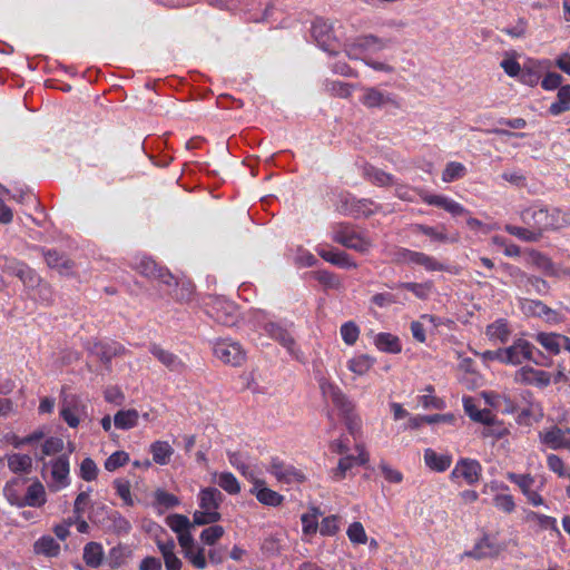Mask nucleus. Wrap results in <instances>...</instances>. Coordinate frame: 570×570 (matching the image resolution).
<instances>
[{
  "label": "nucleus",
  "instance_id": "5",
  "mask_svg": "<svg viewBox=\"0 0 570 570\" xmlns=\"http://www.w3.org/2000/svg\"><path fill=\"white\" fill-rule=\"evenodd\" d=\"M397 262H409L413 263L415 265H420L424 267L428 272H450L453 274L459 273V268L456 267H450L448 265H444L443 263H440L436 258L422 253V252H415L407 248H401L397 252Z\"/></svg>",
  "mask_w": 570,
  "mask_h": 570
},
{
  "label": "nucleus",
  "instance_id": "3",
  "mask_svg": "<svg viewBox=\"0 0 570 570\" xmlns=\"http://www.w3.org/2000/svg\"><path fill=\"white\" fill-rule=\"evenodd\" d=\"M200 510L194 512L197 525L214 524L222 519L218 509L224 500L223 493L213 487L204 488L198 494Z\"/></svg>",
  "mask_w": 570,
  "mask_h": 570
},
{
  "label": "nucleus",
  "instance_id": "29",
  "mask_svg": "<svg viewBox=\"0 0 570 570\" xmlns=\"http://www.w3.org/2000/svg\"><path fill=\"white\" fill-rule=\"evenodd\" d=\"M510 333L508 322L503 318L497 320L488 325L485 331L490 341H499L501 343L508 342Z\"/></svg>",
  "mask_w": 570,
  "mask_h": 570
},
{
  "label": "nucleus",
  "instance_id": "35",
  "mask_svg": "<svg viewBox=\"0 0 570 570\" xmlns=\"http://www.w3.org/2000/svg\"><path fill=\"white\" fill-rule=\"evenodd\" d=\"M558 100L551 104L549 111L551 115H560L570 109V85L561 86L558 91Z\"/></svg>",
  "mask_w": 570,
  "mask_h": 570
},
{
  "label": "nucleus",
  "instance_id": "46",
  "mask_svg": "<svg viewBox=\"0 0 570 570\" xmlns=\"http://www.w3.org/2000/svg\"><path fill=\"white\" fill-rule=\"evenodd\" d=\"M218 485L229 494H237L240 491L237 479L230 472H223L218 476Z\"/></svg>",
  "mask_w": 570,
  "mask_h": 570
},
{
  "label": "nucleus",
  "instance_id": "21",
  "mask_svg": "<svg viewBox=\"0 0 570 570\" xmlns=\"http://www.w3.org/2000/svg\"><path fill=\"white\" fill-rule=\"evenodd\" d=\"M252 492L255 493L257 500L265 505L277 507L283 502L284 499L283 495L276 491L264 487V481L261 480L255 482Z\"/></svg>",
  "mask_w": 570,
  "mask_h": 570
},
{
  "label": "nucleus",
  "instance_id": "23",
  "mask_svg": "<svg viewBox=\"0 0 570 570\" xmlns=\"http://www.w3.org/2000/svg\"><path fill=\"white\" fill-rule=\"evenodd\" d=\"M312 35L315 38L316 42L323 48L325 51L330 53H334L335 50L332 48L330 42L331 39V27L323 20H316L312 26Z\"/></svg>",
  "mask_w": 570,
  "mask_h": 570
},
{
  "label": "nucleus",
  "instance_id": "15",
  "mask_svg": "<svg viewBox=\"0 0 570 570\" xmlns=\"http://www.w3.org/2000/svg\"><path fill=\"white\" fill-rule=\"evenodd\" d=\"M91 353L105 364L107 370H110L111 360L116 356L124 355L126 353V348L124 345L116 342H97L94 344Z\"/></svg>",
  "mask_w": 570,
  "mask_h": 570
},
{
  "label": "nucleus",
  "instance_id": "37",
  "mask_svg": "<svg viewBox=\"0 0 570 570\" xmlns=\"http://www.w3.org/2000/svg\"><path fill=\"white\" fill-rule=\"evenodd\" d=\"M166 524L178 534L186 532L187 530H190L196 524L194 523V520L190 521L186 515L184 514H170L166 518Z\"/></svg>",
  "mask_w": 570,
  "mask_h": 570
},
{
  "label": "nucleus",
  "instance_id": "32",
  "mask_svg": "<svg viewBox=\"0 0 570 570\" xmlns=\"http://www.w3.org/2000/svg\"><path fill=\"white\" fill-rule=\"evenodd\" d=\"M150 452L153 460L160 465H165L169 462L170 456L174 453L173 448L166 441H156L150 445Z\"/></svg>",
  "mask_w": 570,
  "mask_h": 570
},
{
  "label": "nucleus",
  "instance_id": "52",
  "mask_svg": "<svg viewBox=\"0 0 570 570\" xmlns=\"http://www.w3.org/2000/svg\"><path fill=\"white\" fill-rule=\"evenodd\" d=\"M341 335L345 344L354 345L360 335L358 326L354 322H346L341 326Z\"/></svg>",
  "mask_w": 570,
  "mask_h": 570
},
{
  "label": "nucleus",
  "instance_id": "45",
  "mask_svg": "<svg viewBox=\"0 0 570 570\" xmlns=\"http://www.w3.org/2000/svg\"><path fill=\"white\" fill-rule=\"evenodd\" d=\"M163 266H159L154 259L151 258H142L138 265L137 271L145 277L148 278H156L158 277V274L160 272Z\"/></svg>",
  "mask_w": 570,
  "mask_h": 570
},
{
  "label": "nucleus",
  "instance_id": "55",
  "mask_svg": "<svg viewBox=\"0 0 570 570\" xmlns=\"http://www.w3.org/2000/svg\"><path fill=\"white\" fill-rule=\"evenodd\" d=\"M465 173V167L461 163L452 161L446 165L442 174V179L446 183L453 181L462 177Z\"/></svg>",
  "mask_w": 570,
  "mask_h": 570
},
{
  "label": "nucleus",
  "instance_id": "28",
  "mask_svg": "<svg viewBox=\"0 0 570 570\" xmlns=\"http://www.w3.org/2000/svg\"><path fill=\"white\" fill-rule=\"evenodd\" d=\"M83 561L88 567L98 568L104 560V550L98 542H88L83 548Z\"/></svg>",
  "mask_w": 570,
  "mask_h": 570
},
{
  "label": "nucleus",
  "instance_id": "17",
  "mask_svg": "<svg viewBox=\"0 0 570 570\" xmlns=\"http://www.w3.org/2000/svg\"><path fill=\"white\" fill-rule=\"evenodd\" d=\"M279 482L289 483L293 480L304 481V475L294 466L286 465L278 459H273L268 470Z\"/></svg>",
  "mask_w": 570,
  "mask_h": 570
},
{
  "label": "nucleus",
  "instance_id": "9",
  "mask_svg": "<svg viewBox=\"0 0 570 570\" xmlns=\"http://www.w3.org/2000/svg\"><path fill=\"white\" fill-rule=\"evenodd\" d=\"M542 444L552 450L567 449L570 452V429H561L553 425L539 433Z\"/></svg>",
  "mask_w": 570,
  "mask_h": 570
},
{
  "label": "nucleus",
  "instance_id": "27",
  "mask_svg": "<svg viewBox=\"0 0 570 570\" xmlns=\"http://www.w3.org/2000/svg\"><path fill=\"white\" fill-rule=\"evenodd\" d=\"M33 551L49 558L57 557L60 553V544L50 535H43L33 544Z\"/></svg>",
  "mask_w": 570,
  "mask_h": 570
},
{
  "label": "nucleus",
  "instance_id": "14",
  "mask_svg": "<svg viewBox=\"0 0 570 570\" xmlns=\"http://www.w3.org/2000/svg\"><path fill=\"white\" fill-rule=\"evenodd\" d=\"M515 380L522 384L547 387L551 382V375L542 370L523 366L517 372Z\"/></svg>",
  "mask_w": 570,
  "mask_h": 570
},
{
  "label": "nucleus",
  "instance_id": "42",
  "mask_svg": "<svg viewBox=\"0 0 570 570\" xmlns=\"http://www.w3.org/2000/svg\"><path fill=\"white\" fill-rule=\"evenodd\" d=\"M131 551L124 546H117L110 549L107 561L110 568H120L125 564L126 560L130 557Z\"/></svg>",
  "mask_w": 570,
  "mask_h": 570
},
{
  "label": "nucleus",
  "instance_id": "31",
  "mask_svg": "<svg viewBox=\"0 0 570 570\" xmlns=\"http://www.w3.org/2000/svg\"><path fill=\"white\" fill-rule=\"evenodd\" d=\"M8 468L13 473H30L32 459L28 454L13 453L7 456Z\"/></svg>",
  "mask_w": 570,
  "mask_h": 570
},
{
  "label": "nucleus",
  "instance_id": "43",
  "mask_svg": "<svg viewBox=\"0 0 570 570\" xmlns=\"http://www.w3.org/2000/svg\"><path fill=\"white\" fill-rule=\"evenodd\" d=\"M151 353L155 357L158 358L159 362H161L166 367H168L171 371L177 370L179 366L183 365V363L177 360V356L175 354L157 345H154L151 347Z\"/></svg>",
  "mask_w": 570,
  "mask_h": 570
},
{
  "label": "nucleus",
  "instance_id": "59",
  "mask_svg": "<svg viewBox=\"0 0 570 570\" xmlns=\"http://www.w3.org/2000/svg\"><path fill=\"white\" fill-rule=\"evenodd\" d=\"M377 46L380 49L384 47V43L381 39L373 35L358 37L355 39L353 43V48L356 49H371Z\"/></svg>",
  "mask_w": 570,
  "mask_h": 570
},
{
  "label": "nucleus",
  "instance_id": "25",
  "mask_svg": "<svg viewBox=\"0 0 570 570\" xmlns=\"http://www.w3.org/2000/svg\"><path fill=\"white\" fill-rule=\"evenodd\" d=\"M529 263L544 273L547 276L558 277L559 273L554 267L552 261L544 254L538 250H531L529 253Z\"/></svg>",
  "mask_w": 570,
  "mask_h": 570
},
{
  "label": "nucleus",
  "instance_id": "19",
  "mask_svg": "<svg viewBox=\"0 0 570 570\" xmlns=\"http://www.w3.org/2000/svg\"><path fill=\"white\" fill-rule=\"evenodd\" d=\"M317 254L324 261L342 267V268H356L357 264L352 261L351 256L335 248H320L317 249Z\"/></svg>",
  "mask_w": 570,
  "mask_h": 570
},
{
  "label": "nucleus",
  "instance_id": "57",
  "mask_svg": "<svg viewBox=\"0 0 570 570\" xmlns=\"http://www.w3.org/2000/svg\"><path fill=\"white\" fill-rule=\"evenodd\" d=\"M63 449V441L60 438L51 436L47 439L42 444V455L39 458L40 461L43 460V455H52L59 453Z\"/></svg>",
  "mask_w": 570,
  "mask_h": 570
},
{
  "label": "nucleus",
  "instance_id": "44",
  "mask_svg": "<svg viewBox=\"0 0 570 570\" xmlns=\"http://www.w3.org/2000/svg\"><path fill=\"white\" fill-rule=\"evenodd\" d=\"M356 459L354 455H345L340 459L338 464L332 470V478L335 481H341L345 478L346 472L355 465Z\"/></svg>",
  "mask_w": 570,
  "mask_h": 570
},
{
  "label": "nucleus",
  "instance_id": "11",
  "mask_svg": "<svg viewBox=\"0 0 570 570\" xmlns=\"http://www.w3.org/2000/svg\"><path fill=\"white\" fill-rule=\"evenodd\" d=\"M372 202L368 199H355L347 196L341 198L338 210L344 215H351L354 218L370 217L373 214L371 209Z\"/></svg>",
  "mask_w": 570,
  "mask_h": 570
},
{
  "label": "nucleus",
  "instance_id": "63",
  "mask_svg": "<svg viewBox=\"0 0 570 570\" xmlns=\"http://www.w3.org/2000/svg\"><path fill=\"white\" fill-rule=\"evenodd\" d=\"M531 289L539 295H547L550 286L543 278L531 276L527 291L531 292Z\"/></svg>",
  "mask_w": 570,
  "mask_h": 570
},
{
  "label": "nucleus",
  "instance_id": "33",
  "mask_svg": "<svg viewBox=\"0 0 570 570\" xmlns=\"http://www.w3.org/2000/svg\"><path fill=\"white\" fill-rule=\"evenodd\" d=\"M390 287L407 289L409 292L413 293L414 296H416L417 298L426 299L432 292L433 285L431 282H425V283L405 282V283H399L395 286H390Z\"/></svg>",
  "mask_w": 570,
  "mask_h": 570
},
{
  "label": "nucleus",
  "instance_id": "64",
  "mask_svg": "<svg viewBox=\"0 0 570 570\" xmlns=\"http://www.w3.org/2000/svg\"><path fill=\"white\" fill-rule=\"evenodd\" d=\"M372 303L379 307H386L397 303L396 296L392 293H377L372 296Z\"/></svg>",
  "mask_w": 570,
  "mask_h": 570
},
{
  "label": "nucleus",
  "instance_id": "12",
  "mask_svg": "<svg viewBox=\"0 0 570 570\" xmlns=\"http://www.w3.org/2000/svg\"><path fill=\"white\" fill-rule=\"evenodd\" d=\"M361 102L367 108H381L387 105L396 109L401 107L394 97L382 92L375 87L364 88Z\"/></svg>",
  "mask_w": 570,
  "mask_h": 570
},
{
  "label": "nucleus",
  "instance_id": "36",
  "mask_svg": "<svg viewBox=\"0 0 570 570\" xmlns=\"http://www.w3.org/2000/svg\"><path fill=\"white\" fill-rule=\"evenodd\" d=\"M195 293V286L186 281V282H176L169 294L177 301L181 303H188L193 299Z\"/></svg>",
  "mask_w": 570,
  "mask_h": 570
},
{
  "label": "nucleus",
  "instance_id": "50",
  "mask_svg": "<svg viewBox=\"0 0 570 570\" xmlns=\"http://www.w3.org/2000/svg\"><path fill=\"white\" fill-rule=\"evenodd\" d=\"M98 468L95 461L90 458H86L80 463V478L87 482L97 479Z\"/></svg>",
  "mask_w": 570,
  "mask_h": 570
},
{
  "label": "nucleus",
  "instance_id": "16",
  "mask_svg": "<svg viewBox=\"0 0 570 570\" xmlns=\"http://www.w3.org/2000/svg\"><path fill=\"white\" fill-rule=\"evenodd\" d=\"M481 464L475 460L462 459L452 471V478L462 476L469 484H474L480 480Z\"/></svg>",
  "mask_w": 570,
  "mask_h": 570
},
{
  "label": "nucleus",
  "instance_id": "6",
  "mask_svg": "<svg viewBox=\"0 0 570 570\" xmlns=\"http://www.w3.org/2000/svg\"><path fill=\"white\" fill-rule=\"evenodd\" d=\"M207 314L217 323L224 326H233L238 321L237 307L234 303L215 297L207 305Z\"/></svg>",
  "mask_w": 570,
  "mask_h": 570
},
{
  "label": "nucleus",
  "instance_id": "26",
  "mask_svg": "<svg viewBox=\"0 0 570 570\" xmlns=\"http://www.w3.org/2000/svg\"><path fill=\"white\" fill-rule=\"evenodd\" d=\"M46 503V491L43 485L37 481L27 489L23 502L20 505L41 507Z\"/></svg>",
  "mask_w": 570,
  "mask_h": 570
},
{
  "label": "nucleus",
  "instance_id": "41",
  "mask_svg": "<svg viewBox=\"0 0 570 570\" xmlns=\"http://www.w3.org/2000/svg\"><path fill=\"white\" fill-rule=\"evenodd\" d=\"M505 229L510 235H513L525 242H538L542 237L541 232H539V229L532 228L530 226L519 227L508 225Z\"/></svg>",
  "mask_w": 570,
  "mask_h": 570
},
{
  "label": "nucleus",
  "instance_id": "34",
  "mask_svg": "<svg viewBox=\"0 0 570 570\" xmlns=\"http://www.w3.org/2000/svg\"><path fill=\"white\" fill-rule=\"evenodd\" d=\"M45 258L49 267L57 268L60 272H68L75 266V263L71 259L58 253L57 250H48L45 254Z\"/></svg>",
  "mask_w": 570,
  "mask_h": 570
},
{
  "label": "nucleus",
  "instance_id": "10",
  "mask_svg": "<svg viewBox=\"0 0 570 570\" xmlns=\"http://www.w3.org/2000/svg\"><path fill=\"white\" fill-rule=\"evenodd\" d=\"M522 311L525 315L544 318L546 322L558 324L563 321L562 316L541 301L525 299L522 303Z\"/></svg>",
  "mask_w": 570,
  "mask_h": 570
},
{
  "label": "nucleus",
  "instance_id": "8",
  "mask_svg": "<svg viewBox=\"0 0 570 570\" xmlns=\"http://www.w3.org/2000/svg\"><path fill=\"white\" fill-rule=\"evenodd\" d=\"M214 354L223 363L232 366H239L246 360L245 351L236 342L218 341L214 345Z\"/></svg>",
  "mask_w": 570,
  "mask_h": 570
},
{
  "label": "nucleus",
  "instance_id": "58",
  "mask_svg": "<svg viewBox=\"0 0 570 570\" xmlns=\"http://www.w3.org/2000/svg\"><path fill=\"white\" fill-rule=\"evenodd\" d=\"M326 89L335 97L347 98L351 95V85L342 81H330L326 83Z\"/></svg>",
  "mask_w": 570,
  "mask_h": 570
},
{
  "label": "nucleus",
  "instance_id": "60",
  "mask_svg": "<svg viewBox=\"0 0 570 570\" xmlns=\"http://www.w3.org/2000/svg\"><path fill=\"white\" fill-rule=\"evenodd\" d=\"M155 500H156L157 504L163 505L167 509L174 508L179 504V499L176 495H174L169 492H166L161 489H158L155 492Z\"/></svg>",
  "mask_w": 570,
  "mask_h": 570
},
{
  "label": "nucleus",
  "instance_id": "22",
  "mask_svg": "<svg viewBox=\"0 0 570 570\" xmlns=\"http://www.w3.org/2000/svg\"><path fill=\"white\" fill-rule=\"evenodd\" d=\"M463 405L465 413L470 416L474 422H480L485 425H491L494 421V415L488 409L479 410L472 397H464Z\"/></svg>",
  "mask_w": 570,
  "mask_h": 570
},
{
  "label": "nucleus",
  "instance_id": "53",
  "mask_svg": "<svg viewBox=\"0 0 570 570\" xmlns=\"http://www.w3.org/2000/svg\"><path fill=\"white\" fill-rule=\"evenodd\" d=\"M315 278L325 287L337 289L342 286L341 279L334 273L327 271L315 272Z\"/></svg>",
  "mask_w": 570,
  "mask_h": 570
},
{
  "label": "nucleus",
  "instance_id": "1",
  "mask_svg": "<svg viewBox=\"0 0 570 570\" xmlns=\"http://www.w3.org/2000/svg\"><path fill=\"white\" fill-rule=\"evenodd\" d=\"M320 389L324 397L330 399L338 409L346 429L355 438L361 431V419L355 413L354 404L347 399L342 390L326 379L320 380Z\"/></svg>",
  "mask_w": 570,
  "mask_h": 570
},
{
  "label": "nucleus",
  "instance_id": "4",
  "mask_svg": "<svg viewBox=\"0 0 570 570\" xmlns=\"http://www.w3.org/2000/svg\"><path fill=\"white\" fill-rule=\"evenodd\" d=\"M332 239L350 249L358 253H367L372 247V242L356 233L348 223H337L332 226Z\"/></svg>",
  "mask_w": 570,
  "mask_h": 570
},
{
  "label": "nucleus",
  "instance_id": "62",
  "mask_svg": "<svg viewBox=\"0 0 570 570\" xmlns=\"http://www.w3.org/2000/svg\"><path fill=\"white\" fill-rule=\"evenodd\" d=\"M89 502V492H80L77 495L73 503V514L76 515V520H79L82 517V513L86 511Z\"/></svg>",
  "mask_w": 570,
  "mask_h": 570
},
{
  "label": "nucleus",
  "instance_id": "54",
  "mask_svg": "<svg viewBox=\"0 0 570 570\" xmlns=\"http://www.w3.org/2000/svg\"><path fill=\"white\" fill-rule=\"evenodd\" d=\"M347 537L353 543L364 544L367 541L364 527L361 522H353L347 529Z\"/></svg>",
  "mask_w": 570,
  "mask_h": 570
},
{
  "label": "nucleus",
  "instance_id": "47",
  "mask_svg": "<svg viewBox=\"0 0 570 570\" xmlns=\"http://www.w3.org/2000/svg\"><path fill=\"white\" fill-rule=\"evenodd\" d=\"M372 365L373 361L367 355L356 356L348 362V368L358 375L365 374Z\"/></svg>",
  "mask_w": 570,
  "mask_h": 570
},
{
  "label": "nucleus",
  "instance_id": "20",
  "mask_svg": "<svg viewBox=\"0 0 570 570\" xmlns=\"http://www.w3.org/2000/svg\"><path fill=\"white\" fill-rule=\"evenodd\" d=\"M265 331L273 340L287 348L291 354H294L295 340L287 328L283 327L278 323L268 322L265 324Z\"/></svg>",
  "mask_w": 570,
  "mask_h": 570
},
{
  "label": "nucleus",
  "instance_id": "2",
  "mask_svg": "<svg viewBox=\"0 0 570 570\" xmlns=\"http://www.w3.org/2000/svg\"><path fill=\"white\" fill-rule=\"evenodd\" d=\"M522 222L528 226L539 229L541 235L546 230L561 229L570 225V209L561 212L553 208L549 212L547 208L525 209L521 214Z\"/></svg>",
  "mask_w": 570,
  "mask_h": 570
},
{
  "label": "nucleus",
  "instance_id": "38",
  "mask_svg": "<svg viewBox=\"0 0 570 570\" xmlns=\"http://www.w3.org/2000/svg\"><path fill=\"white\" fill-rule=\"evenodd\" d=\"M375 344L379 350L389 353H400L401 344L396 336L390 333H380L375 338Z\"/></svg>",
  "mask_w": 570,
  "mask_h": 570
},
{
  "label": "nucleus",
  "instance_id": "56",
  "mask_svg": "<svg viewBox=\"0 0 570 570\" xmlns=\"http://www.w3.org/2000/svg\"><path fill=\"white\" fill-rule=\"evenodd\" d=\"M114 487L116 489L117 494L124 500L125 504L132 507L134 500L130 493V483L127 480L116 479L114 481Z\"/></svg>",
  "mask_w": 570,
  "mask_h": 570
},
{
  "label": "nucleus",
  "instance_id": "61",
  "mask_svg": "<svg viewBox=\"0 0 570 570\" xmlns=\"http://www.w3.org/2000/svg\"><path fill=\"white\" fill-rule=\"evenodd\" d=\"M493 502L498 509L504 511L505 513H511L515 508L513 497L510 494H497L493 499Z\"/></svg>",
  "mask_w": 570,
  "mask_h": 570
},
{
  "label": "nucleus",
  "instance_id": "40",
  "mask_svg": "<svg viewBox=\"0 0 570 570\" xmlns=\"http://www.w3.org/2000/svg\"><path fill=\"white\" fill-rule=\"evenodd\" d=\"M535 340L551 354L557 355L560 353L561 334L539 333L537 334Z\"/></svg>",
  "mask_w": 570,
  "mask_h": 570
},
{
  "label": "nucleus",
  "instance_id": "30",
  "mask_svg": "<svg viewBox=\"0 0 570 570\" xmlns=\"http://www.w3.org/2000/svg\"><path fill=\"white\" fill-rule=\"evenodd\" d=\"M139 413L135 409L120 410L114 416V424L117 429L129 430L138 424Z\"/></svg>",
  "mask_w": 570,
  "mask_h": 570
},
{
  "label": "nucleus",
  "instance_id": "39",
  "mask_svg": "<svg viewBox=\"0 0 570 570\" xmlns=\"http://www.w3.org/2000/svg\"><path fill=\"white\" fill-rule=\"evenodd\" d=\"M366 178L376 186H391L394 184L393 176L379 169L376 167L370 166L365 168Z\"/></svg>",
  "mask_w": 570,
  "mask_h": 570
},
{
  "label": "nucleus",
  "instance_id": "49",
  "mask_svg": "<svg viewBox=\"0 0 570 570\" xmlns=\"http://www.w3.org/2000/svg\"><path fill=\"white\" fill-rule=\"evenodd\" d=\"M507 478L519 485L522 493L525 495L528 492L531 491V487L534 483V479L530 474H518L514 472H509L507 474Z\"/></svg>",
  "mask_w": 570,
  "mask_h": 570
},
{
  "label": "nucleus",
  "instance_id": "51",
  "mask_svg": "<svg viewBox=\"0 0 570 570\" xmlns=\"http://www.w3.org/2000/svg\"><path fill=\"white\" fill-rule=\"evenodd\" d=\"M225 531L222 525H210L203 530L200 539L205 544H215L223 535Z\"/></svg>",
  "mask_w": 570,
  "mask_h": 570
},
{
  "label": "nucleus",
  "instance_id": "48",
  "mask_svg": "<svg viewBox=\"0 0 570 570\" xmlns=\"http://www.w3.org/2000/svg\"><path fill=\"white\" fill-rule=\"evenodd\" d=\"M129 461V455L125 451H116L109 455L105 461V469L107 471H115L124 466Z\"/></svg>",
  "mask_w": 570,
  "mask_h": 570
},
{
  "label": "nucleus",
  "instance_id": "24",
  "mask_svg": "<svg viewBox=\"0 0 570 570\" xmlns=\"http://www.w3.org/2000/svg\"><path fill=\"white\" fill-rule=\"evenodd\" d=\"M424 462L431 470L443 472L450 468L452 458L448 454H438L432 449H426L424 451Z\"/></svg>",
  "mask_w": 570,
  "mask_h": 570
},
{
  "label": "nucleus",
  "instance_id": "18",
  "mask_svg": "<svg viewBox=\"0 0 570 570\" xmlns=\"http://www.w3.org/2000/svg\"><path fill=\"white\" fill-rule=\"evenodd\" d=\"M51 478L56 483V489L65 488L69 484V458L66 454L58 456L50 462Z\"/></svg>",
  "mask_w": 570,
  "mask_h": 570
},
{
  "label": "nucleus",
  "instance_id": "13",
  "mask_svg": "<svg viewBox=\"0 0 570 570\" xmlns=\"http://www.w3.org/2000/svg\"><path fill=\"white\" fill-rule=\"evenodd\" d=\"M503 550V547L498 542L490 539L489 535L484 534L480 541H478L473 549L466 551L464 554L469 558L476 560L485 558H495Z\"/></svg>",
  "mask_w": 570,
  "mask_h": 570
},
{
  "label": "nucleus",
  "instance_id": "7",
  "mask_svg": "<svg viewBox=\"0 0 570 570\" xmlns=\"http://www.w3.org/2000/svg\"><path fill=\"white\" fill-rule=\"evenodd\" d=\"M534 352L542 356L541 352L525 340H518L511 346L505 348V363L507 364H521L523 361H532L538 365H546L534 356Z\"/></svg>",
  "mask_w": 570,
  "mask_h": 570
}]
</instances>
